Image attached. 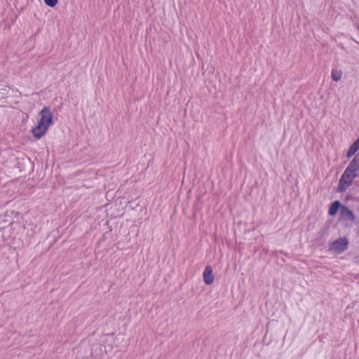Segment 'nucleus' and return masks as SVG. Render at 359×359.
<instances>
[{"label": "nucleus", "instance_id": "nucleus-1", "mask_svg": "<svg viewBox=\"0 0 359 359\" xmlns=\"http://www.w3.org/2000/svg\"><path fill=\"white\" fill-rule=\"evenodd\" d=\"M41 118L36 126L32 130L33 135L37 139L43 137L48 128L53 124V114L49 107H43L41 112Z\"/></svg>", "mask_w": 359, "mask_h": 359}, {"label": "nucleus", "instance_id": "nucleus-2", "mask_svg": "<svg viewBox=\"0 0 359 359\" xmlns=\"http://www.w3.org/2000/svg\"><path fill=\"white\" fill-rule=\"evenodd\" d=\"M356 177L357 174L353 173L346 169L339 179L337 188L338 191L343 192L346 191L351 186L353 180Z\"/></svg>", "mask_w": 359, "mask_h": 359}, {"label": "nucleus", "instance_id": "nucleus-3", "mask_svg": "<svg viewBox=\"0 0 359 359\" xmlns=\"http://www.w3.org/2000/svg\"><path fill=\"white\" fill-rule=\"evenodd\" d=\"M88 342H90L91 344V348L88 351V353H86L83 355V359H89L91 357L97 358L102 355V348L101 346L95 341L93 340H89Z\"/></svg>", "mask_w": 359, "mask_h": 359}, {"label": "nucleus", "instance_id": "nucleus-4", "mask_svg": "<svg viewBox=\"0 0 359 359\" xmlns=\"http://www.w3.org/2000/svg\"><path fill=\"white\" fill-rule=\"evenodd\" d=\"M340 215L343 219L353 222L355 220V215L352 210L346 206H341L340 208Z\"/></svg>", "mask_w": 359, "mask_h": 359}, {"label": "nucleus", "instance_id": "nucleus-5", "mask_svg": "<svg viewBox=\"0 0 359 359\" xmlns=\"http://www.w3.org/2000/svg\"><path fill=\"white\" fill-rule=\"evenodd\" d=\"M346 169L358 175L359 171V152L354 156Z\"/></svg>", "mask_w": 359, "mask_h": 359}, {"label": "nucleus", "instance_id": "nucleus-6", "mask_svg": "<svg viewBox=\"0 0 359 359\" xmlns=\"http://www.w3.org/2000/svg\"><path fill=\"white\" fill-rule=\"evenodd\" d=\"M203 280L207 285H210L213 283L214 276L212 275V270L210 266H207L203 271Z\"/></svg>", "mask_w": 359, "mask_h": 359}, {"label": "nucleus", "instance_id": "nucleus-7", "mask_svg": "<svg viewBox=\"0 0 359 359\" xmlns=\"http://www.w3.org/2000/svg\"><path fill=\"white\" fill-rule=\"evenodd\" d=\"M359 149V137L351 144L350 148L348 149L346 157L351 158L352 156L355 155V154Z\"/></svg>", "mask_w": 359, "mask_h": 359}, {"label": "nucleus", "instance_id": "nucleus-8", "mask_svg": "<svg viewBox=\"0 0 359 359\" xmlns=\"http://www.w3.org/2000/svg\"><path fill=\"white\" fill-rule=\"evenodd\" d=\"M340 207H341V206L339 201H336L334 203H332V204L331 205V206L330 207L329 210H328L329 215L331 216L334 215L337 212V211Z\"/></svg>", "mask_w": 359, "mask_h": 359}, {"label": "nucleus", "instance_id": "nucleus-9", "mask_svg": "<svg viewBox=\"0 0 359 359\" xmlns=\"http://www.w3.org/2000/svg\"><path fill=\"white\" fill-rule=\"evenodd\" d=\"M348 244L347 238L343 237L334 241L332 247H347Z\"/></svg>", "mask_w": 359, "mask_h": 359}, {"label": "nucleus", "instance_id": "nucleus-10", "mask_svg": "<svg viewBox=\"0 0 359 359\" xmlns=\"http://www.w3.org/2000/svg\"><path fill=\"white\" fill-rule=\"evenodd\" d=\"M331 76L334 81H338L341 79L342 71L337 69H333L331 72Z\"/></svg>", "mask_w": 359, "mask_h": 359}, {"label": "nucleus", "instance_id": "nucleus-11", "mask_svg": "<svg viewBox=\"0 0 359 359\" xmlns=\"http://www.w3.org/2000/svg\"><path fill=\"white\" fill-rule=\"evenodd\" d=\"M44 2L47 6L54 7L57 3V0H44Z\"/></svg>", "mask_w": 359, "mask_h": 359}, {"label": "nucleus", "instance_id": "nucleus-12", "mask_svg": "<svg viewBox=\"0 0 359 359\" xmlns=\"http://www.w3.org/2000/svg\"><path fill=\"white\" fill-rule=\"evenodd\" d=\"M344 249L345 248H330V250H334L335 253L340 254V253H341L344 251Z\"/></svg>", "mask_w": 359, "mask_h": 359}]
</instances>
